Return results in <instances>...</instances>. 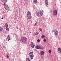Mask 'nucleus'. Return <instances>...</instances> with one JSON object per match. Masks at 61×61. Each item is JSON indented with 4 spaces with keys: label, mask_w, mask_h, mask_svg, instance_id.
Here are the masks:
<instances>
[{
    "label": "nucleus",
    "mask_w": 61,
    "mask_h": 61,
    "mask_svg": "<svg viewBox=\"0 0 61 61\" xmlns=\"http://www.w3.org/2000/svg\"><path fill=\"white\" fill-rule=\"evenodd\" d=\"M37 13L36 14L37 15L38 17H39L40 16H42L43 15V13L42 11H37Z\"/></svg>",
    "instance_id": "nucleus-1"
},
{
    "label": "nucleus",
    "mask_w": 61,
    "mask_h": 61,
    "mask_svg": "<svg viewBox=\"0 0 61 61\" xmlns=\"http://www.w3.org/2000/svg\"><path fill=\"white\" fill-rule=\"evenodd\" d=\"M26 39L27 38L26 37H22L21 38L20 41L21 42H23L25 43L26 42Z\"/></svg>",
    "instance_id": "nucleus-2"
},
{
    "label": "nucleus",
    "mask_w": 61,
    "mask_h": 61,
    "mask_svg": "<svg viewBox=\"0 0 61 61\" xmlns=\"http://www.w3.org/2000/svg\"><path fill=\"white\" fill-rule=\"evenodd\" d=\"M29 56L31 59H33V58L34 55H33V52L32 51V52H31L29 54Z\"/></svg>",
    "instance_id": "nucleus-3"
},
{
    "label": "nucleus",
    "mask_w": 61,
    "mask_h": 61,
    "mask_svg": "<svg viewBox=\"0 0 61 61\" xmlns=\"http://www.w3.org/2000/svg\"><path fill=\"white\" fill-rule=\"evenodd\" d=\"M4 6L5 9H6L7 10H9V7H8V6L6 4L4 3L3 4Z\"/></svg>",
    "instance_id": "nucleus-4"
},
{
    "label": "nucleus",
    "mask_w": 61,
    "mask_h": 61,
    "mask_svg": "<svg viewBox=\"0 0 61 61\" xmlns=\"http://www.w3.org/2000/svg\"><path fill=\"white\" fill-rule=\"evenodd\" d=\"M52 32H54V34L55 35H58V32L56 30H52Z\"/></svg>",
    "instance_id": "nucleus-5"
},
{
    "label": "nucleus",
    "mask_w": 61,
    "mask_h": 61,
    "mask_svg": "<svg viewBox=\"0 0 61 61\" xmlns=\"http://www.w3.org/2000/svg\"><path fill=\"white\" fill-rule=\"evenodd\" d=\"M36 49H43L44 48L41 46H36Z\"/></svg>",
    "instance_id": "nucleus-6"
},
{
    "label": "nucleus",
    "mask_w": 61,
    "mask_h": 61,
    "mask_svg": "<svg viewBox=\"0 0 61 61\" xmlns=\"http://www.w3.org/2000/svg\"><path fill=\"white\" fill-rule=\"evenodd\" d=\"M30 46L32 47L33 48H34L35 46V43L33 42H31L30 43Z\"/></svg>",
    "instance_id": "nucleus-7"
},
{
    "label": "nucleus",
    "mask_w": 61,
    "mask_h": 61,
    "mask_svg": "<svg viewBox=\"0 0 61 61\" xmlns=\"http://www.w3.org/2000/svg\"><path fill=\"white\" fill-rule=\"evenodd\" d=\"M5 25V27H6L5 29H6V30H7L8 31H9V28H8V25H7V23H6Z\"/></svg>",
    "instance_id": "nucleus-8"
},
{
    "label": "nucleus",
    "mask_w": 61,
    "mask_h": 61,
    "mask_svg": "<svg viewBox=\"0 0 61 61\" xmlns=\"http://www.w3.org/2000/svg\"><path fill=\"white\" fill-rule=\"evenodd\" d=\"M53 15H57V10H54L53 11Z\"/></svg>",
    "instance_id": "nucleus-9"
},
{
    "label": "nucleus",
    "mask_w": 61,
    "mask_h": 61,
    "mask_svg": "<svg viewBox=\"0 0 61 61\" xmlns=\"http://www.w3.org/2000/svg\"><path fill=\"white\" fill-rule=\"evenodd\" d=\"M10 35H8V37H7L6 40H8V41L10 40Z\"/></svg>",
    "instance_id": "nucleus-10"
},
{
    "label": "nucleus",
    "mask_w": 61,
    "mask_h": 61,
    "mask_svg": "<svg viewBox=\"0 0 61 61\" xmlns=\"http://www.w3.org/2000/svg\"><path fill=\"white\" fill-rule=\"evenodd\" d=\"M45 4L47 6L48 5V2L47 0H46L45 1Z\"/></svg>",
    "instance_id": "nucleus-11"
},
{
    "label": "nucleus",
    "mask_w": 61,
    "mask_h": 61,
    "mask_svg": "<svg viewBox=\"0 0 61 61\" xmlns=\"http://www.w3.org/2000/svg\"><path fill=\"white\" fill-rule=\"evenodd\" d=\"M32 16L31 15H28V18L29 19H31V18H32Z\"/></svg>",
    "instance_id": "nucleus-12"
},
{
    "label": "nucleus",
    "mask_w": 61,
    "mask_h": 61,
    "mask_svg": "<svg viewBox=\"0 0 61 61\" xmlns=\"http://www.w3.org/2000/svg\"><path fill=\"white\" fill-rule=\"evenodd\" d=\"M27 14L28 15H31V13L30 12L28 11L27 13Z\"/></svg>",
    "instance_id": "nucleus-13"
},
{
    "label": "nucleus",
    "mask_w": 61,
    "mask_h": 61,
    "mask_svg": "<svg viewBox=\"0 0 61 61\" xmlns=\"http://www.w3.org/2000/svg\"><path fill=\"white\" fill-rule=\"evenodd\" d=\"M2 1L3 2H4L5 3H6L7 2V0H2Z\"/></svg>",
    "instance_id": "nucleus-14"
},
{
    "label": "nucleus",
    "mask_w": 61,
    "mask_h": 61,
    "mask_svg": "<svg viewBox=\"0 0 61 61\" xmlns=\"http://www.w3.org/2000/svg\"><path fill=\"white\" fill-rule=\"evenodd\" d=\"M27 61H30V58H26Z\"/></svg>",
    "instance_id": "nucleus-15"
},
{
    "label": "nucleus",
    "mask_w": 61,
    "mask_h": 61,
    "mask_svg": "<svg viewBox=\"0 0 61 61\" xmlns=\"http://www.w3.org/2000/svg\"><path fill=\"white\" fill-rule=\"evenodd\" d=\"M33 2L35 4H36L37 3V0H33Z\"/></svg>",
    "instance_id": "nucleus-16"
},
{
    "label": "nucleus",
    "mask_w": 61,
    "mask_h": 61,
    "mask_svg": "<svg viewBox=\"0 0 61 61\" xmlns=\"http://www.w3.org/2000/svg\"><path fill=\"white\" fill-rule=\"evenodd\" d=\"M3 30V28L2 27H1V26H0V31L1 32Z\"/></svg>",
    "instance_id": "nucleus-17"
},
{
    "label": "nucleus",
    "mask_w": 61,
    "mask_h": 61,
    "mask_svg": "<svg viewBox=\"0 0 61 61\" xmlns=\"http://www.w3.org/2000/svg\"><path fill=\"white\" fill-rule=\"evenodd\" d=\"M41 54L42 55H44V52L43 51H42L41 52Z\"/></svg>",
    "instance_id": "nucleus-18"
},
{
    "label": "nucleus",
    "mask_w": 61,
    "mask_h": 61,
    "mask_svg": "<svg viewBox=\"0 0 61 61\" xmlns=\"http://www.w3.org/2000/svg\"><path fill=\"white\" fill-rule=\"evenodd\" d=\"M45 37V36H44V35H42L41 36L42 38H44Z\"/></svg>",
    "instance_id": "nucleus-19"
},
{
    "label": "nucleus",
    "mask_w": 61,
    "mask_h": 61,
    "mask_svg": "<svg viewBox=\"0 0 61 61\" xmlns=\"http://www.w3.org/2000/svg\"><path fill=\"white\" fill-rule=\"evenodd\" d=\"M43 41L44 42H46V40L45 39H44Z\"/></svg>",
    "instance_id": "nucleus-20"
},
{
    "label": "nucleus",
    "mask_w": 61,
    "mask_h": 61,
    "mask_svg": "<svg viewBox=\"0 0 61 61\" xmlns=\"http://www.w3.org/2000/svg\"><path fill=\"white\" fill-rule=\"evenodd\" d=\"M61 50V48H59L58 49V51H60Z\"/></svg>",
    "instance_id": "nucleus-21"
},
{
    "label": "nucleus",
    "mask_w": 61,
    "mask_h": 61,
    "mask_svg": "<svg viewBox=\"0 0 61 61\" xmlns=\"http://www.w3.org/2000/svg\"><path fill=\"white\" fill-rule=\"evenodd\" d=\"M39 34L38 32H37L36 33L35 35L36 36V35H38Z\"/></svg>",
    "instance_id": "nucleus-22"
},
{
    "label": "nucleus",
    "mask_w": 61,
    "mask_h": 61,
    "mask_svg": "<svg viewBox=\"0 0 61 61\" xmlns=\"http://www.w3.org/2000/svg\"><path fill=\"white\" fill-rule=\"evenodd\" d=\"M6 56H7V58H9V55H8V54Z\"/></svg>",
    "instance_id": "nucleus-23"
},
{
    "label": "nucleus",
    "mask_w": 61,
    "mask_h": 61,
    "mask_svg": "<svg viewBox=\"0 0 61 61\" xmlns=\"http://www.w3.org/2000/svg\"><path fill=\"white\" fill-rule=\"evenodd\" d=\"M48 52L50 53H51V50H49L48 51Z\"/></svg>",
    "instance_id": "nucleus-24"
},
{
    "label": "nucleus",
    "mask_w": 61,
    "mask_h": 61,
    "mask_svg": "<svg viewBox=\"0 0 61 61\" xmlns=\"http://www.w3.org/2000/svg\"><path fill=\"white\" fill-rule=\"evenodd\" d=\"M37 41L38 42H40V40L39 39H38L37 40Z\"/></svg>",
    "instance_id": "nucleus-25"
},
{
    "label": "nucleus",
    "mask_w": 61,
    "mask_h": 61,
    "mask_svg": "<svg viewBox=\"0 0 61 61\" xmlns=\"http://www.w3.org/2000/svg\"><path fill=\"white\" fill-rule=\"evenodd\" d=\"M39 30H40V31H42V29L40 28L39 29Z\"/></svg>",
    "instance_id": "nucleus-26"
},
{
    "label": "nucleus",
    "mask_w": 61,
    "mask_h": 61,
    "mask_svg": "<svg viewBox=\"0 0 61 61\" xmlns=\"http://www.w3.org/2000/svg\"><path fill=\"white\" fill-rule=\"evenodd\" d=\"M3 47L4 48H6V47H5V46H3Z\"/></svg>",
    "instance_id": "nucleus-27"
},
{
    "label": "nucleus",
    "mask_w": 61,
    "mask_h": 61,
    "mask_svg": "<svg viewBox=\"0 0 61 61\" xmlns=\"http://www.w3.org/2000/svg\"><path fill=\"white\" fill-rule=\"evenodd\" d=\"M36 25V23L34 25Z\"/></svg>",
    "instance_id": "nucleus-28"
},
{
    "label": "nucleus",
    "mask_w": 61,
    "mask_h": 61,
    "mask_svg": "<svg viewBox=\"0 0 61 61\" xmlns=\"http://www.w3.org/2000/svg\"><path fill=\"white\" fill-rule=\"evenodd\" d=\"M42 12H44V11L43 10H42Z\"/></svg>",
    "instance_id": "nucleus-29"
},
{
    "label": "nucleus",
    "mask_w": 61,
    "mask_h": 61,
    "mask_svg": "<svg viewBox=\"0 0 61 61\" xmlns=\"http://www.w3.org/2000/svg\"><path fill=\"white\" fill-rule=\"evenodd\" d=\"M60 53H61V50L60 51Z\"/></svg>",
    "instance_id": "nucleus-30"
},
{
    "label": "nucleus",
    "mask_w": 61,
    "mask_h": 61,
    "mask_svg": "<svg viewBox=\"0 0 61 61\" xmlns=\"http://www.w3.org/2000/svg\"><path fill=\"white\" fill-rule=\"evenodd\" d=\"M1 19H3V17L2 18H1Z\"/></svg>",
    "instance_id": "nucleus-31"
},
{
    "label": "nucleus",
    "mask_w": 61,
    "mask_h": 61,
    "mask_svg": "<svg viewBox=\"0 0 61 61\" xmlns=\"http://www.w3.org/2000/svg\"><path fill=\"white\" fill-rule=\"evenodd\" d=\"M45 27H46V25H45Z\"/></svg>",
    "instance_id": "nucleus-32"
},
{
    "label": "nucleus",
    "mask_w": 61,
    "mask_h": 61,
    "mask_svg": "<svg viewBox=\"0 0 61 61\" xmlns=\"http://www.w3.org/2000/svg\"><path fill=\"white\" fill-rule=\"evenodd\" d=\"M20 18H22V17H20Z\"/></svg>",
    "instance_id": "nucleus-33"
}]
</instances>
